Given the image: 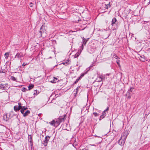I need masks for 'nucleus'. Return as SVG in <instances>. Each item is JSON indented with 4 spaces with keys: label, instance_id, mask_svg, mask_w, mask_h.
I'll return each mask as SVG.
<instances>
[{
    "label": "nucleus",
    "instance_id": "1",
    "mask_svg": "<svg viewBox=\"0 0 150 150\" xmlns=\"http://www.w3.org/2000/svg\"><path fill=\"white\" fill-rule=\"evenodd\" d=\"M127 132H125L122 135L120 139L118 142V143L121 146H123L125 142V140L127 138Z\"/></svg>",
    "mask_w": 150,
    "mask_h": 150
},
{
    "label": "nucleus",
    "instance_id": "2",
    "mask_svg": "<svg viewBox=\"0 0 150 150\" xmlns=\"http://www.w3.org/2000/svg\"><path fill=\"white\" fill-rule=\"evenodd\" d=\"M66 116V115L64 114L63 116H62L61 117H59L55 120V124L57 127L62 122L64 121V118Z\"/></svg>",
    "mask_w": 150,
    "mask_h": 150
},
{
    "label": "nucleus",
    "instance_id": "3",
    "mask_svg": "<svg viewBox=\"0 0 150 150\" xmlns=\"http://www.w3.org/2000/svg\"><path fill=\"white\" fill-rule=\"evenodd\" d=\"M117 21L116 18H113L112 21L111 25L112 27V28L113 30H116L117 28L116 22Z\"/></svg>",
    "mask_w": 150,
    "mask_h": 150
},
{
    "label": "nucleus",
    "instance_id": "4",
    "mask_svg": "<svg viewBox=\"0 0 150 150\" xmlns=\"http://www.w3.org/2000/svg\"><path fill=\"white\" fill-rule=\"evenodd\" d=\"M25 55V54L21 52H18L15 57V58L21 60L22 58Z\"/></svg>",
    "mask_w": 150,
    "mask_h": 150
},
{
    "label": "nucleus",
    "instance_id": "5",
    "mask_svg": "<svg viewBox=\"0 0 150 150\" xmlns=\"http://www.w3.org/2000/svg\"><path fill=\"white\" fill-rule=\"evenodd\" d=\"M45 31L46 30L45 29V26L42 25L40 28V30L39 32L38 33L39 37H41L42 36V33H44Z\"/></svg>",
    "mask_w": 150,
    "mask_h": 150
},
{
    "label": "nucleus",
    "instance_id": "6",
    "mask_svg": "<svg viewBox=\"0 0 150 150\" xmlns=\"http://www.w3.org/2000/svg\"><path fill=\"white\" fill-rule=\"evenodd\" d=\"M50 138V137L48 136H47L45 137V140L42 142L44 146H47Z\"/></svg>",
    "mask_w": 150,
    "mask_h": 150
},
{
    "label": "nucleus",
    "instance_id": "7",
    "mask_svg": "<svg viewBox=\"0 0 150 150\" xmlns=\"http://www.w3.org/2000/svg\"><path fill=\"white\" fill-rule=\"evenodd\" d=\"M9 88L8 87V85L7 84H0V89H4V90H7Z\"/></svg>",
    "mask_w": 150,
    "mask_h": 150
},
{
    "label": "nucleus",
    "instance_id": "8",
    "mask_svg": "<svg viewBox=\"0 0 150 150\" xmlns=\"http://www.w3.org/2000/svg\"><path fill=\"white\" fill-rule=\"evenodd\" d=\"M82 42L83 44L81 46L82 50H83V45H86V42L88 41L89 38H88L87 39H86L84 38V37H83L82 38Z\"/></svg>",
    "mask_w": 150,
    "mask_h": 150
},
{
    "label": "nucleus",
    "instance_id": "9",
    "mask_svg": "<svg viewBox=\"0 0 150 150\" xmlns=\"http://www.w3.org/2000/svg\"><path fill=\"white\" fill-rule=\"evenodd\" d=\"M22 108V106L20 105H16L14 107V110L17 111L19 110Z\"/></svg>",
    "mask_w": 150,
    "mask_h": 150
},
{
    "label": "nucleus",
    "instance_id": "10",
    "mask_svg": "<svg viewBox=\"0 0 150 150\" xmlns=\"http://www.w3.org/2000/svg\"><path fill=\"white\" fill-rule=\"evenodd\" d=\"M28 139L29 142L31 143V145H33L32 137L31 135H28Z\"/></svg>",
    "mask_w": 150,
    "mask_h": 150
},
{
    "label": "nucleus",
    "instance_id": "11",
    "mask_svg": "<svg viewBox=\"0 0 150 150\" xmlns=\"http://www.w3.org/2000/svg\"><path fill=\"white\" fill-rule=\"evenodd\" d=\"M103 79L101 76H98L96 79V81L97 82H101L102 81Z\"/></svg>",
    "mask_w": 150,
    "mask_h": 150
},
{
    "label": "nucleus",
    "instance_id": "12",
    "mask_svg": "<svg viewBox=\"0 0 150 150\" xmlns=\"http://www.w3.org/2000/svg\"><path fill=\"white\" fill-rule=\"evenodd\" d=\"M21 109V112L23 114L24 113V110H26L27 109V108L25 107V106H22V108Z\"/></svg>",
    "mask_w": 150,
    "mask_h": 150
},
{
    "label": "nucleus",
    "instance_id": "13",
    "mask_svg": "<svg viewBox=\"0 0 150 150\" xmlns=\"http://www.w3.org/2000/svg\"><path fill=\"white\" fill-rule=\"evenodd\" d=\"M50 123L51 125L53 126L54 127H56V125L55 124V120H53L51 122H50Z\"/></svg>",
    "mask_w": 150,
    "mask_h": 150
},
{
    "label": "nucleus",
    "instance_id": "14",
    "mask_svg": "<svg viewBox=\"0 0 150 150\" xmlns=\"http://www.w3.org/2000/svg\"><path fill=\"white\" fill-rule=\"evenodd\" d=\"M57 82V79L54 77V79L53 80L50 81V82L53 83H55Z\"/></svg>",
    "mask_w": 150,
    "mask_h": 150
},
{
    "label": "nucleus",
    "instance_id": "15",
    "mask_svg": "<svg viewBox=\"0 0 150 150\" xmlns=\"http://www.w3.org/2000/svg\"><path fill=\"white\" fill-rule=\"evenodd\" d=\"M30 113V111L29 110H27L25 113H23V115L24 117L27 116Z\"/></svg>",
    "mask_w": 150,
    "mask_h": 150
},
{
    "label": "nucleus",
    "instance_id": "16",
    "mask_svg": "<svg viewBox=\"0 0 150 150\" xmlns=\"http://www.w3.org/2000/svg\"><path fill=\"white\" fill-rule=\"evenodd\" d=\"M110 3L109 2V3L107 4H105L104 7L107 9H108L110 7Z\"/></svg>",
    "mask_w": 150,
    "mask_h": 150
},
{
    "label": "nucleus",
    "instance_id": "17",
    "mask_svg": "<svg viewBox=\"0 0 150 150\" xmlns=\"http://www.w3.org/2000/svg\"><path fill=\"white\" fill-rule=\"evenodd\" d=\"M69 60H67L65 62H63L62 64L67 66L69 64Z\"/></svg>",
    "mask_w": 150,
    "mask_h": 150
},
{
    "label": "nucleus",
    "instance_id": "18",
    "mask_svg": "<svg viewBox=\"0 0 150 150\" xmlns=\"http://www.w3.org/2000/svg\"><path fill=\"white\" fill-rule=\"evenodd\" d=\"M9 53L8 52H6L4 54V57L6 59H7L8 57Z\"/></svg>",
    "mask_w": 150,
    "mask_h": 150
},
{
    "label": "nucleus",
    "instance_id": "19",
    "mask_svg": "<svg viewBox=\"0 0 150 150\" xmlns=\"http://www.w3.org/2000/svg\"><path fill=\"white\" fill-rule=\"evenodd\" d=\"M79 88H80V87L78 86L76 88L75 90L74 91L76 92V93H75L76 94L78 92V90H79Z\"/></svg>",
    "mask_w": 150,
    "mask_h": 150
},
{
    "label": "nucleus",
    "instance_id": "20",
    "mask_svg": "<svg viewBox=\"0 0 150 150\" xmlns=\"http://www.w3.org/2000/svg\"><path fill=\"white\" fill-rule=\"evenodd\" d=\"M34 87V85L33 84H30L28 86V88L29 90L31 89L32 88Z\"/></svg>",
    "mask_w": 150,
    "mask_h": 150
},
{
    "label": "nucleus",
    "instance_id": "21",
    "mask_svg": "<svg viewBox=\"0 0 150 150\" xmlns=\"http://www.w3.org/2000/svg\"><path fill=\"white\" fill-rule=\"evenodd\" d=\"M80 54V53L79 52L77 53L76 54L74 55V57L75 58L77 57Z\"/></svg>",
    "mask_w": 150,
    "mask_h": 150
},
{
    "label": "nucleus",
    "instance_id": "22",
    "mask_svg": "<svg viewBox=\"0 0 150 150\" xmlns=\"http://www.w3.org/2000/svg\"><path fill=\"white\" fill-rule=\"evenodd\" d=\"M117 63L119 66L120 67V61L119 60H117L116 61Z\"/></svg>",
    "mask_w": 150,
    "mask_h": 150
},
{
    "label": "nucleus",
    "instance_id": "23",
    "mask_svg": "<svg viewBox=\"0 0 150 150\" xmlns=\"http://www.w3.org/2000/svg\"><path fill=\"white\" fill-rule=\"evenodd\" d=\"M11 79L12 80H14V81H16V79L14 76H12L11 77Z\"/></svg>",
    "mask_w": 150,
    "mask_h": 150
},
{
    "label": "nucleus",
    "instance_id": "24",
    "mask_svg": "<svg viewBox=\"0 0 150 150\" xmlns=\"http://www.w3.org/2000/svg\"><path fill=\"white\" fill-rule=\"evenodd\" d=\"M105 116H104V115H101L100 117L99 120H100L101 119L105 117Z\"/></svg>",
    "mask_w": 150,
    "mask_h": 150
},
{
    "label": "nucleus",
    "instance_id": "25",
    "mask_svg": "<svg viewBox=\"0 0 150 150\" xmlns=\"http://www.w3.org/2000/svg\"><path fill=\"white\" fill-rule=\"evenodd\" d=\"M93 114L94 115V116L95 117L98 116V114L96 112H93Z\"/></svg>",
    "mask_w": 150,
    "mask_h": 150
},
{
    "label": "nucleus",
    "instance_id": "26",
    "mask_svg": "<svg viewBox=\"0 0 150 150\" xmlns=\"http://www.w3.org/2000/svg\"><path fill=\"white\" fill-rule=\"evenodd\" d=\"M26 89L25 88H22V91H26Z\"/></svg>",
    "mask_w": 150,
    "mask_h": 150
},
{
    "label": "nucleus",
    "instance_id": "27",
    "mask_svg": "<svg viewBox=\"0 0 150 150\" xmlns=\"http://www.w3.org/2000/svg\"><path fill=\"white\" fill-rule=\"evenodd\" d=\"M79 81V80L78 79H76V81L74 82V84H76L77 82H78Z\"/></svg>",
    "mask_w": 150,
    "mask_h": 150
},
{
    "label": "nucleus",
    "instance_id": "28",
    "mask_svg": "<svg viewBox=\"0 0 150 150\" xmlns=\"http://www.w3.org/2000/svg\"><path fill=\"white\" fill-rule=\"evenodd\" d=\"M102 115H104V116H105L106 112H105V111H104L102 113Z\"/></svg>",
    "mask_w": 150,
    "mask_h": 150
},
{
    "label": "nucleus",
    "instance_id": "29",
    "mask_svg": "<svg viewBox=\"0 0 150 150\" xmlns=\"http://www.w3.org/2000/svg\"><path fill=\"white\" fill-rule=\"evenodd\" d=\"M114 56H115V58L116 59H117L118 58H119L118 56H117L115 54H114Z\"/></svg>",
    "mask_w": 150,
    "mask_h": 150
},
{
    "label": "nucleus",
    "instance_id": "30",
    "mask_svg": "<svg viewBox=\"0 0 150 150\" xmlns=\"http://www.w3.org/2000/svg\"><path fill=\"white\" fill-rule=\"evenodd\" d=\"M33 4L32 3H30V7H32Z\"/></svg>",
    "mask_w": 150,
    "mask_h": 150
},
{
    "label": "nucleus",
    "instance_id": "31",
    "mask_svg": "<svg viewBox=\"0 0 150 150\" xmlns=\"http://www.w3.org/2000/svg\"><path fill=\"white\" fill-rule=\"evenodd\" d=\"M28 64H25V63H23V64H22V66L23 67H24V66H25V65H28Z\"/></svg>",
    "mask_w": 150,
    "mask_h": 150
},
{
    "label": "nucleus",
    "instance_id": "32",
    "mask_svg": "<svg viewBox=\"0 0 150 150\" xmlns=\"http://www.w3.org/2000/svg\"><path fill=\"white\" fill-rule=\"evenodd\" d=\"M109 110V107H108L106 109L104 110V111H105V112H106V111H108Z\"/></svg>",
    "mask_w": 150,
    "mask_h": 150
},
{
    "label": "nucleus",
    "instance_id": "33",
    "mask_svg": "<svg viewBox=\"0 0 150 150\" xmlns=\"http://www.w3.org/2000/svg\"><path fill=\"white\" fill-rule=\"evenodd\" d=\"M77 30H76V31H72V30H70V31H69V32H71L72 33H73V32H76L77 31Z\"/></svg>",
    "mask_w": 150,
    "mask_h": 150
},
{
    "label": "nucleus",
    "instance_id": "34",
    "mask_svg": "<svg viewBox=\"0 0 150 150\" xmlns=\"http://www.w3.org/2000/svg\"><path fill=\"white\" fill-rule=\"evenodd\" d=\"M76 145H77V143H76L75 142V143L73 144V146L74 147H75V146L74 145H75V146H76Z\"/></svg>",
    "mask_w": 150,
    "mask_h": 150
},
{
    "label": "nucleus",
    "instance_id": "35",
    "mask_svg": "<svg viewBox=\"0 0 150 150\" xmlns=\"http://www.w3.org/2000/svg\"><path fill=\"white\" fill-rule=\"evenodd\" d=\"M84 75V74H82L80 76L82 78V77H83Z\"/></svg>",
    "mask_w": 150,
    "mask_h": 150
},
{
    "label": "nucleus",
    "instance_id": "36",
    "mask_svg": "<svg viewBox=\"0 0 150 150\" xmlns=\"http://www.w3.org/2000/svg\"><path fill=\"white\" fill-rule=\"evenodd\" d=\"M18 105H20V106H21V103L19 102L18 103Z\"/></svg>",
    "mask_w": 150,
    "mask_h": 150
},
{
    "label": "nucleus",
    "instance_id": "37",
    "mask_svg": "<svg viewBox=\"0 0 150 150\" xmlns=\"http://www.w3.org/2000/svg\"><path fill=\"white\" fill-rule=\"evenodd\" d=\"M81 78L80 76L79 77V78L77 79H78L79 80V81L81 79Z\"/></svg>",
    "mask_w": 150,
    "mask_h": 150
},
{
    "label": "nucleus",
    "instance_id": "38",
    "mask_svg": "<svg viewBox=\"0 0 150 150\" xmlns=\"http://www.w3.org/2000/svg\"><path fill=\"white\" fill-rule=\"evenodd\" d=\"M82 150H87L85 148H84L83 149H82Z\"/></svg>",
    "mask_w": 150,
    "mask_h": 150
},
{
    "label": "nucleus",
    "instance_id": "39",
    "mask_svg": "<svg viewBox=\"0 0 150 150\" xmlns=\"http://www.w3.org/2000/svg\"><path fill=\"white\" fill-rule=\"evenodd\" d=\"M150 4V0H149V2L148 3V4L149 5Z\"/></svg>",
    "mask_w": 150,
    "mask_h": 150
}]
</instances>
